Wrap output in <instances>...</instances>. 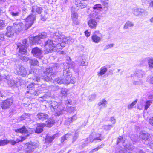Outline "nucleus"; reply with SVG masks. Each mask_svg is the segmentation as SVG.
<instances>
[{"label":"nucleus","mask_w":153,"mask_h":153,"mask_svg":"<svg viewBox=\"0 0 153 153\" xmlns=\"http://www.w3.org/2000/svg\"><path fill=\"white\" fill-rule=\"evenodd\" d=\"M59 67V65L58 64H53L44 71V75L41 78L47 82L51 81L56 74V71Z\"/></svg>","instance_id":"nucleus-1"},{"label":"nucleus","mask_w":153,"mask_h":153,"mask_svg":"<svg viewBox=\"0 0 153 153\" xmlns=\"http://www.w3.org/2000/svg\"><path fill=\"white\" fill-rule=\"evenodd\" d=\"M52 111H55V115L56 116H59L62 114L65 111V108L62 105H58L57 102L55 101H51L49 105Z\"/></svg>","instance_id":"nucleus-2"},{"label":"nucleus","mask_w":153,"mask_h":153,"mask_svg":"<svg viewBox=\"0 0 153 153\" xmlns=\"http://www.w3.org/2000/svg\"><path fill=\"white\" fill-rule=\"evenodd\" d=\"M44 47L46 48V51L48 53H51L57 51V49H62V48L60 43H59L56 45L53 41L48 40L45 43Z\"/></svg>","instance_id":"nucleus-3"},{"label":"nucleus","mask_w":153,"mask_h":153,"mask_svg":"<svg viewBox=\"0 0 153 153\" xmlns=\"http://www.w3.org/2000/svg\"><path fill=\"white\" fill-rule=\"evenodd\" d=\"M13 28L16 33H18L23 30H26L28 29L26 25L24 26L22 22L19 21H17L13 23Z\"/></svg>","instance_id":"nucleus-4"},{"label":"nucleus","mask_w":153,"mask_h":153,"mask_svg":"<svg viewBox=\"0 0 153 153\" xmlns=\"http://www.w3.org/2000/svg\"><path fill=\"white\" fill-rule=\"evenodd\" d=\"M27 40L25 39L22 42L23 45H21L18 43L17 45V47L19 48V53L22 54H27V52L26 50Z\"/></svg>","instance_id":"nucleus-5"},{"label":"nucleus","mask_w":153,"mask_h":153,"mask_svg":"<svg viewBox=\"0 0 153 153\" xmlns=\"http://www.w3.org/2000/svg\"><path fill=\"white\" fill-rule=\"evenodd\" d=\"M47 124L44 123H39V134L43 131V128L45 126L47 125V126L49 127H51L54 124V121L51 119H49L46 121Z\"/></svg>","instance_id":"nucleus-6"},{"label":"nucleus","mask_w":153,"mask_h":153,"mask_svg":"<svg viewBox=\"0 0 153 153\" xmlns=\"http://www.w3.org/2000/svg\"><path fill=\"white\" fill-rule=\"evenodd\" d=\"M16 70L19 75H21L23 76H26L27 71L24 66L22 64H20L16 65Z\"/></svg>","instance_id":"nucleus-7"},{"label":"nucleus","mask_w":153,"mask_h":153,"mask_svg":"<svg viewBox=\"0 0 153 153\" xmlns=\"http://www.w3.org/2000/svg\"><path fill=\"white\" fill-rule=\"evenodd\" d=\"M35 19V17L33 15H29L26 19V23L25 24L26 26L28 28V29L30 27L33 23V21Z\"/></svg>","instance_id":"nucleus-8"},{"label":"nucleus","mask_w":153,"mask_h":153,"mask_svg":"<svg viewBox=\"0 0 153 153\" xmlns=\"http://www.w3.org/2000/svg\"><path fill=\"white\" fill-rule=\"evenodd\" d=\"M101 37V34L99 31H95L94 33L91 38L94 42L98 43L100 41Z\"/></svg>","instance_id":"nucleus-9"},{"label":"nucleus","mask_w":153,"mask_h":153,"mask_svg":"<svg viewBox=\"0 0 153 153\" xmlns=\"http://www.w3.org/2000/svg\"><path fill=\"white\" fill-rule=\"evenodd\" d=\"M71 79L69 77L65 79L58 78L56 79L55 81L59 84L62 83L68 84L71 82Z\"/></svg>","instance_id":"nucleus-10"},{"label":"nucleus","mask_w":153,"mask_h":153,"mask_svg":"<svg viewBox=\"0 0 153 153\" xmlns=\"http://www.w3.org/2000/svg\"><path fill=\"white\" fill-rule=\"evenodd\" d=\"M145 11L144 10L140 8L135 7L132 9L133 13L137 16L142 15Z\"/></svg>","instance_id":"nucleus-11"},{"label":"nucleus","mask_w":153,"mask_h":153,"mask_svg":"<svg viewBox=\"0 0 153 153\" xmlns=\"http://www.w3.org/2000/svg\"><path fill=\"white\" fill-rule=\"evenodd\" d=\"M69 66L68 65L64 66L63 70V76L64 78H67L69 77L71 78L72 75L71 72H70Z\"/></svg>","instance_id":"nucleus-12"},{"label":"nucleus","mask_w":153,"mask_h":153,"mask_svg":"<svg viewBox=\"0 0 153 153\" xmlns=\"http://www.w3.org/2000/svg\"><path fill=\"white\" fill-rule=\"evenodd\" d=\"M87 23L90 28L94 29L97 27V22L95 19L91 18L88 21Z\"/></svg>","instance_id":"nucleus-13"},{"label":"nucleus","mask_w":153,"mask_h":153,"mask_svg":"<svg viewBox=\"0 0 153 153\" xmlns=\"http://www.w3.org/2000/svg\"><path fill=\"white\" fill-rule=\"evenodd\" d=\"M12 103L13 100H12L7 99L2 102L1 107L2 109H4L8 108Z\"/></svg>","instance_id":"nucleus-14"},{"label":"nucleus","mask_w":153,"mask_h":153,"mask_svg":"<svg viewBox=\"0 0 153 153\" xmlns=\"http://www.w3.org/2000/svg\"><path fill=\"white\" fill-rule=\"evenodd\" d=\"M27 148L26 149V152L30 153L32 152L33 150L36 148L35 144L34 143H27L26 145Z\"/></svg>","instance_id":"nucleus-15"},{"label":"nucleus","mask_w":153,"mask_h":153,"mask_svg":"<svg viewBox=\"0 0 153 153\" xmlns=\"http://www.w3.org/2000/svg\"><path fill=\"white\" fill-rule=\"evenodd\" d=\"M62 33L58 31H57L53 34V38L56 40H58L59 41H61V39L64 38L65 36L64 35H61Z\"/></svg>","instance_id":"nucleus-16"},{"label":"nucleus","mask_w":153,"mask_h":153,"mask_svg":"<svg viewBox=\"0 0 153 153\" xmlns=\"http://www.w3.org/2000/svg\"><path fill=\"white\" fill-rule=\"evenodd\" d=\"M139 137L142 140L145 141H147L149 142L151 141L150 135L148 133H146L143 132H141L140 133Z\"/></svg>","instance_id":"nucleus-17"},{"label":"nucleus","mask_w":153,"mask_h":153,"mask_svg":"<svg viewBox=\"0 0 153 153\" xmlns=\"http://www.w3.org/2000/svg\"><path fill=\"white\" fill-rule=\"evenodd\" d=\"M59 136V134H56L52 136H46V137L45 139V142L44 144H46L47 145H49L50 143L52 142L56 137H58Z\"/></svg>","instance_id":"nucleus-18"},{"label":"nucleus","mask_w":153,"mask_h":153,"mask_svg":"<svg viewBox=\"0 0 153 153\" xmlns=\"http://www.w3.org/2000/svg\"><path fill=\"white\" fill-rule=\"evenodd\" d=\"M7 31L6 33V36L9 37L13 36L15 32L13 28L10 26H8L7 28Z\"/></svg>","instance_id":"nucleus-19"},{"label":"nucleus","mask_w":153,"mask_h":153,"mask_svg":"<svg viewBox=\"0 0 153 153\" xmlns=\"http://www.w3.org/2000/svg\"><path fill=\"white\" fill-rule=\"evenodd\" d=\"M15 131L16 132H20L23 134H27V136H29V134L31 133V132H30L29 131L26 129L25 127L24 126H23L19 129H16L15 130Z\"/></svg>","instance_id":"nucleus-20"},{"label":"nucleus","mask_w":153,"mask_h":153,"mask_svg":"<svg viewBox=\"0 0 153 153\" xmlns=\"http://www.w3.org/2000/svg\"><path fill=\"white\" fill-rule=\"evenodd\" d=\"M145 74V72L139 69H137L134 73V74L136 76L139 77H143Z\"/></svg>","instance_id":"nucleus-21"},{"label":"nucleus","mask_w":153,"mask_h":153,"mask_svg":"<svg viewBox=\"0 0 153 153\" xmlns=\"http://www.w3.org/2000/svg\"><path fill=\"white\" fill-rule=\"evenodd\" d=\"M94 140H95V143L100 142L103 140L104 138L102 137L101 134L98 133L96 134L95 135H94Z\"/></svg>","instance_id":"nucleus-22"},{"label":"nucleus","mask_w":153,"mask_h":153,"mask_svg":"<svg viewBox=\"0 0 153 153\" xmlns=\"http://www.w3.org/2000/svg\"><path fill=\"white\" fill-rule=\"evenodd\" d=\"M107 103V101L105 99L101 100L98 104V106L100 107V110H101L102 108L106 107Z\"/></svg>","instance_id":"nucleus-23"},{"label":"nucleus","mask_w":153,"mask_h":153,"mask_svg":"<svg viewBox=\"0 0 153 153\" xmlns=\"http://www.w3.org/2000/svg\"><path fill=\"white\" fill-rule=\"evenodd\" d=\"M134 26V23L130 21H127L124 25L123 27L124 29H128L130 28L133 27Z\"/></svg>","instance_id":"nucleus-24"},{"label":"nucleus","mask_w":153,"mask_h":153,"mask_svg":"<svg viewBox=\"0 0 153 153\" xmlns=\"http://www.w3.org/2000/svg\"><path fill=\"white\" fill-rule=\"evenodd\" d=\"M100 70V71L97 72V75L98 76H102L104 75L107 71V68L105 66L101 67Z\"/></svg>","instance_id":"nucleus-25"},{"label":"nucleus","mask_w":153,"mask_h":153,"mask_svg":"<svg viewBox=\"0 0 153 153\" xmlns=\"http://www.w3.org/2000/svg\"><path fill=\"white\" fill-rule=\"evenodd\" d=\"M48 117L47 114L43 113H39V120L43 121L47 119Z\"/></svg>","instance_id":"nucleus-26"},{"label":"nucleus","mask_w":153,"mask_h":153,"mask_svg":"<svg viewBox=\"0 0 153 153\" xmlns=\"http://www.w3.org/2000/svg\"><path fill=\"white\" fill-rule=\"evenodd\" d=\"M77 118L76 115L73 116L67 119L65 122V123L66 125L70 124L72 122L75 120Z\"/></svg>","instance_id":"nucleus-27"},{"label":"nucleus","mask_w":153,"mask_h":153,"mask_svg":"<svg viewBox=\"0 0 153 153\" xmlns=\"http://www.w3.org/2000/svg\"><path fill=\"white\" fill-rule=\"evenodd\" d=\"M71 133H68L63 135L61 137V143H63L64 141L67 140L68 138L71 137Z\"/></svg>","instance_id":"nucleus-28"},{"label":"nucleus","mask_w":153,"mask_h":153,"mask_svg":"<svg viewBox=\"0 0 153 153\" xmlns=\"http://www.w3.org/2000/svg\"><path fill=\"white\" fill-rule=\"evenodd\" d=\"M30 42L32 44H34L36 43H38V37L35 36V37H31L30 38Z\"/></svg>","instance_id":"nucleus-29"},{"label":"nucleus","mask_w":153,"mask_h":153,"mask_svg":"<svg viewBox=\"0 0 153 153\" xmlns=\"http://www.w3.org/2000/svg\"><path fill=\"white\" fill-rule=\"evenodd\" d=\"M152 100H146L144 102V110H146L152 102Z\"/></svg>","instance_id":"nucleus-30"},{"label":"nucleus","mask_w":153,"mask_h":153,"mask_svg":"<svg viewBox=\"0 0 153 153\" xmlns=\"http://www.w3.org/2000/svg\"><path fill=\"white\" fill-rule=\"evenodd\" d=\"M147 60L149 68L151 69L153 68V58L148 57Z\"/></svg>","instance_id":"nucleus-31"},{"label":"nucleus","mask_w":153,"mask_h":153,"mask_svg":"<svg viewBox=\"0 0 153 153\" xmlns=\"http://www.w3.org/2000/svg\"><path fill=\"white\" fill-rule=\"evenodd\" d=\"M8 77V78H7V83L8 85L10 87L14 85H15L16 84V82L13 80L11 79H9V76H7Z\"/></svg>","instance_id":"nucleus-32"},{"label":"nucleus","mask_w":153,"mask_h":153,"mask_svg":"<svg viewBox=\"0 0 153 153\" xmlns=\"http://www.w3.org/2000/svg\"><path fill=\"white\" fill-rule=\"evenodd\" d=\"M73 41V39H72L70 38L69 37L65 38V37L64 39H63V40H62L63 41L65 42V43H67L68 44H71L72 43Z\"/></svg>","instance_id":"nucleus-33"},{"label":"nucleus","mask_w":153,"mask_h":153,"mask_svg":"<svg viewBox=\"0 0 153 153\" xmlns=\"http://www.w3.org/2000/svg\"><path fill=\"white\" fill-rule=\"evenodd\" d=\"M31 52L34 56L37 57L38 56V47H36L33 48Z\"/></svg>","instance_id":"nucleus-34"},{"label":"nucleus","mask_w":153,"mask_h":153,"mask_svg":"<svg viewBox=\"0 0 153 153\" xmlns=\"http://www.w3.org/2000/svg\"><path fill=\"white\" fill-rule=\"evenodd\" d=\"M71 17L73 21H76L78 18V15L77 13L74 12L72 9L71 10Z\"/></svg>","instance_id":"nucleus-35"},{"label":"nucleus","mask_w":153,"mask_h":153,"mask_svg":"<svg viewBox=\"0 0 153 153\" xmlns=\"http://www.w3.org/2000/svg\"><path fill=\"white\" fill-rule=\"evenodd\" d=\"M77 7L79 8L83 9L85 8L87 5V4L85 3H80L76 4Z\"/></svg>","instance_id":"nucleus-36"},{"label":"nucleus","mask_w":153,"mask_h":153,"mask_svg":"<svg viewBox=\"0 0 153 153\" xmlns=\"http://www.w3.org/2000/svg\"><path fill=\"white\" fill-rule=\"evenodd\" d=\"M104 146V144H102L98 147L93 149L92 150L90 151L89 153H93L94 152L97 151L98 149L103 147Z\"/></svg>","instance_id":"nucleus-37"},{"label":"nucleus","mask_w":153,"mask_h":153,"mask_svg":"<svg viewBox=\"0 0 153 153\" xmlns=\"http://www.w3.org/2000/svg\"><path fill=\"white\" fill-rule=\"evenodd\" d=\"M10 14L13 16V17H16L18 16L20 14V11H11L10 12Z\"/></svg>","instance_id":"nucleus-38"},{"label":"nucleus","mask_w":153,"mask_h":153,"mask_svg":"<svg viewBox=\"0 0 153 153\" xmlns=\"http://www.w3.org/2000/svg\"><path fill=\"white\" fill-rule=\"evenodd\" d=\"M146 80L149 83L153 84V76H148L146 78Z\"/></svg>","instance_id":"nucleus-39"},{"label":"nucleus","mask_w":153,"mask_h":153,"mask_svg":"<svg viewBox=\"0 0 153 153\" xmlns=\"http://www.w3.org/2000/svg\"><path fill=\"white\" fill-rule=\"evenodd\" d=\"M26 139V137L25 136H23V137H22L21 140H17L16 141H15L14 140H12L11 141V143L12 145H14L16 143H18L20 141H22L24 140L25 139Z\"/></svg>","instance_id":"nucleus-40"},{"label":"nucleus","mask_w":153,"mask_h":153,"mask_svg":"<svg viewBox=\"0 0 153 153\" xmlns=\"http://www.w3.org/2000/svg\"><path fill=\"white\" fill-rule=\"evenodd\" d=\"M47 34L43 32L39 33V39H43L46 38Z\"/></svg>","instance_id":"nucleus-41"},{"label":"nucleus","mask_w":153,"mask_h":153,"mask_svg":"<svg viewBox=\"0 0 153 153\" xmlns=\"http://www.w3.org/2000/svg\"><path fill=\"white\" fill-rule=\"evenodd\" d=\"M65 110H67L68 112L71 113L75 111V108L72 107H68L66 108V109L65 108Z\"/></svg>","instance_id":"nucleus-42"},{"label":"nucleus","mask_w":153,"mask_h":153,"mask_svg":"<svg viewBox=\"0 0 153 153\" xmlns=\"http://www.w3.org/2000/svg\"><path fill=\"white\" fill-rule=\"evenodd\" d=\"M68 91V90L65 88H63L62 89L61 91V94L62 96H66Z\"/></svg>","instance_id":"nucleus-43"},{"label":"nucleus","mask_w":153,"mask_h":153,"mask_svg":"<svg viewBox=\"0 0 153 153\" xmlns=\"http://www.w3.org/2000/svg\"><path fill=\"white\" fill-rule=\"evenodd\" d=\"M35 85L37 86V85H36V84H34L33 83L30 84L27 86V89L28 90H32L34 88Z\"/></svg>","instance_id":"nucleus-44"},{"label":"nucleus","mask_w":153,"mask_h":153,"mask_svg":"<svg viewBox=\"0 0 153 153\" xmlns=\"http://www.w3.org/2000/svg\"><path fill=\"white\" fill-rule=\"evenodd\" d=\"M112 127L111 125H104L103 128L104 130L107 131L110 130Z\"/></svg>","instance_id":"nucleus-45"},{"label":"nucleus","mask_w":153,"mask_h":153,"mask_svg":"<svg viewBox=\"0 0 153 153\" xmlns=\"http://www.w3.org/2000/svg\"><path fill=\"white\" fill-rule=\"evenodd\" d=\"M137 102V100H135L131 104L129 105H128V108L129 109H131L134 105H135L136 104Z\"/></svg>","instance_id":"nucleus-46"},{"label":"nucleus","mask_w":153,"mask_h":153,"mask_svg":"<svg viewBox=\"0 0 153 153\" xmlns=\"http://www.w3.org/2000/svg\"><path fill=\"white\" fill-rule=\"evenodd\" d=\"M9 141L6 140H0V146H4L7 144Z\"/></svg>","instance_id":"nucleus-47"},{"label":"nucleus","mask_w":153,"mask_h":153,"mask_svg":"<svg viewBox=\"0 0 153 153\" xmlns=\"http://www.w3.org/2000/svg\"><path fill=\"white\" fill-rule=\"evenodd\" d=\"M38 61L36 59H30V63L32 65H37L38 63Z\"/></svg>","instance_id":"nucleus-48"},{"label":"nucleus","mask_w":153,"mask_h":153,"mask_svg":"<svg viewBox=\"0 0 153 153\" xmlns=\"http://www.w3.org/2000/svg\"><path fill=\"white\" fill-rule=\"evenodd\" d=\"M79 135L78 133L77 132H76L75 133L73 137V140L72 142H74L77 139Z\"/></svg>","instance_id":"nucleus-49"},{"label":"nucleus","mask_w":153,"mask_h":153,"mask_svg":"<svg viewBox=\"0 0 153 153\" xmlns=\"http://www.w3.org/2000/svg\"><path fill=\"white\" fill-rule=\"evenodd\" d=\"M114 44L113 43L106 45L104 47V50H106L113 47Z\"/></svg>","instance_id":"nucleus-50"},{"label":"nucleus","mask_w":153,"mask_h":153,"mask_svg":"<svg viewBox=\"0 0 153 153\" xmlns=\"http://www.w3.org/2000/svg\"><path fill=\"white\" fill-rule=\"evenodd\" d=\"M108 0H101V1L103 5L106 8L108 7V3L107 2Z\"/></svg>","instance_id":"nucleus-51"},{"label":"nucleus","mask_w":153,"mask_h":153,"mask_svg":"<svg viewBox=\"0 0 153 153\" xmlns=\"http://www.w3.org/2000/svg\"><path fill=\"white\" fill-rule=\"evenodd\" d=\"M5 39L4 33L1 32L0 33V42H1L4 40Z\"/></svg>","instance_id":"nucleus-52"},{"label":"nucleus","mask_w":153,"mask_h":153,"mask_svg":"<svg viewBox=\"0 0 153 153\" xmlns=\"http://www.w3.org/2000/svg\"><path fill=\"white\" fill-rule=\"evenodd\" d=\"M5 26L4 22L3 20L0 19V28L1 29L2 27H5Z\"/></svg>","instance_id":"nucleus-53"},{"label":"nucleus","mask_w":153,"mask_h":153,"mask_svg":"<svg viewBox=\"0 0 153 153\" xmlns=\"http://www.w3.org/2000/svg\"><path fill=\"white\" fill-rule=\"evenodd\" d=\"M142 81L141 80L138 81H134L133 82V84L135 85H140L142 84Z\"/></svg>","instance_id":"nucleus-54"},{"label":"nucleus","mask_w":153,"mask_h":153,"mask_svg":"<svg viewBox=\"0 0 153 153\" xmlns=\"http://www.w3.org/2000/svg\"><path fill=\"white\" fill-rule=\"evenodd\" d=\"M47 14H44L42 15L41 16L40 19L43 21H45L46 20L47 18Z\"/></svg>","instance_id":"nucleus-55"},{"label":"nucleus","mask_w":153,"mask_h":153,"mask_svg":"<svg viewBox=\"0 0 153 153\" xmlns=\"http://www.w3.org/2000/svg\"><path fill=\"white\" fill-rule=\"evenodd\" d=\"M96 97V95L95 94H94L91 95L89 96L88 98L89 100L91 101H93L94 100Z\"/></svg>","instance_id":"nucleus-56"},{"label":"nucleus","mask_w":153,"mask_h":153,"mask_svg":"<svg viewBox=\"0 0 153 153\" xmlns=\"http://www.w3.org/2000/svg\"><path fill=\"white\" fill-rule=\"evenodd\" d=\"M8 78V76H1L0 75V81H5L7 78Z\"/></svg>","instance_id":"nucleus-57"},{"label":"nucleus","mask_w":153,"mask_h":153,"mask_svg":"<svg viewBox=\"0 0 153 153\" xmlns=\"http://www.w3.org/2000/svg\"><path fill=\"white\" fill-rule=\"evenodd\" d=\"M102 8V7L101 5L100 4H98L94 5L93 7L94 9H97Z\"/></svg>","instance_id":"nucleus-58"},{"label":"nucleus","mask_w":153,"mask_h":153,"mask_svg":"<svg viewBox=\"0 0 153 153\" xmlns=\"http://www.w3.org/2000/svg\"><path fill=\"white\" fill-rule=\"evenodd\" d=\"M20 58L22 60H24L25 62L27 61L30 59L29 57H25L24 56H22L20 57Z\"/></svg>","instance_id":"nucleus-59"},{"label":"nucleus","mask_w":153,"mask_h":153,"mask_svg":"<svg viewBox=\"0 0 153 153\" xmlns=\"http://www.w3.org/2000/svg\"><path fill=\"white\" fill-rule=\"evenodd\" d=\"M93 134H92L90 135L88 137V139H90L91 140V143L94 142H95V140H94V135Z\"/></svg>","instance_id":"nucleus-60"},{"label":"nucleus","mask_w":153,"mask_h":153,"mask_svg":"<svg viewBox=\"0 0 153 153\" xmlns=\"http://www.w3.org/2000/svg\"><path fill=\"white\" fill-rule=\"evenodd\" d=\"M32 11L33 12H37L38 11L37 7V6L33 7Z\"/></svg>","instance_id":"nucleus-61"},{"label":"nucleus","mask_w":153,"mask_h":153,"mask_svg":"<svg viewBox=\"0 0 153 153\" xmlns=\"http://www.w3.org/2000/svg\"><path fill=\"white\" fill-rule=\"evenodd\" d=\"M65 103L67 105H70L72 103V101L70 99H68L65 101Z\"/></svg>","instance_id":"nucleus-62"},{"label":"nucleus","mask_w":153,"mask_h":153,"mask_svg":"<svg viewBox=\"0 0 153 153\" xmlns=\"http://www.w3.org/2000/svg\"><path fill=\"white\" fill-rule=\"evenodd\" d=\"M149 6L150 8H153V0H151L150 1Z\"/></svg>","instance_id":"nucleus-63"},{"label":"nucleus","mask_w":153,"mask_h":153,"mask_svg":"<svg viewBox=\"0 0 153 153\" xmlns=\"http://www.w3.org/2000/svg\"><path fill=\"white\" fill-rule=\"evenodd\" d=\"M46 88V86L45 85H42L41 86H40L39 89L40 90L42 91H44Z\"/></svg>","instance_id":"nucleus-64"}]
</instances>
